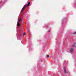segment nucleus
<instances>
[{
	"label": "nucleus",
	"mask_w": 76,
	"mask_h": 76,
	"mask_svg": "<svg viewBox=\"0 0 76 76\" xmlns=\"http://www.w3.org/2000/svg\"><path fill=\"white\" fill-rule=\"evenodd\" d=\"M25 35V32H24V33L23 34V37H24V35Z\"/></svg>",
	"instance_id": "423d86ee"
},
{
	"label": "nucleus",
	"mask_w": 76,
	"mask_h": 76,
	"mask_svg": "<svg viewBox=\"0 0 76 76\" xmlns=\"http://www.w3.org/2000/svg\"><path fill=\"white\" fill-rule=\"evenodd\" d=\"M18 20L19 21H21V19H18Z\"/></svg>",
	"instance_id": "1a4fd4ad"
},
{
	"label": "nucleus",
	"mask_w": 76,
	"mask_h": 76,
	"mask_svg": "<svg viewBox=\"0 0 76 76\" xmlns=\"http://www.w3.org/2000/svg\"><path fill=\"white\" fill-rule=\"evenodd\" d=\"M50 57V56L49 55H47V58H48V57Z\"/></svg>",
	"instance_id": "6e6552de"
},
{
	"label": "nucleus",
	"mask_w": 76,
	"mask_h": 76,
	"mask_svg": "<svg viewBox=\"0 0 76 76\" xmlns=\"http://www.w3.org/2000/svg\"><path fill=\"white\" fill-rule=\"evenodd\" d=\"M26 5H25L24 7H23V8L22 9V10L21 11V12H22V11H23V10H24V9H25V7H26Z\"/></svg>",
	"instance_id": "f03ea898"
},
{
	"label": "nucleus",
	"mask_w": 76,
	"mask_h": 76,
	"mask_svg": "<svg viewBox=\"0 0 76 76\" xmlns=\"http://www.w3.org/2000/svg\"><path fill=\"white\" fill-rule=\"evenodd\" d=\"M64 73H65L66 74V69H65V68H64Z\"/></svg>",
	"instance_id": "20e7f679"
},
{
	"label": "nucleus",
	"mask_w": 76,
	"mask_h": 76,
	"mask_svg": "<svg viewBox=\"0 0 76 76\" xmlns=\"http://www.w3.org/2000/svg\"><path fill=\"white\" fill-rule=\"evenodd\" d=\"M49 32H50V31H49Z\"/></svg>",
	"instance_id": "9b49d317"
},
{
	"label": "nucleus",
	"mask_w": 76,
	"mask_h": 76,
	"mask_svg": "<svg viewBox=\"0 0 76 76\" xmlns=\"http://www.w3.org/2000/svg\"><path fill=\"white\" fill-rule=\"evenodd\" d=\"M74 34H76V32H74Z\"/></svg>",
	"instance_id": "9d476101"
},
{
	"label": "nucleus",
	"mask_w": 76,
	"mask_h": 76,
	"mask_svg": "<svg viewBox=\"0 0 76 76\" xmlns=\"http://www.w3.org/2000/svg\"><path fill=\"white\" fill-rule=\"evenodd\" d=\"M17 26H19V22H17Z\"/></svg>",
	"instance_id": "0eeeda50"
},
{
	"label": "nucleus",
	"mask_w": 76,
	"mask_h": 76,
	"mask_svg": "<svg viewBox=\"0 0 76 76\" xmlns=\"http://www.w3.org/2000/svg\"><path fill=\"white\" fill-rule=\"evenodd\" d=\"M69 51H70V53H73V48H71L69 49Z\"/></svg>",
	"instance_id": "f257e3e1"
},
{
	"label": "nucleus",
	"mask_w": 76,
	"mask_h": 76,
	"mask_svg": "<svg viewBox=\"0 0 76 76\" xmlns=\"http://www.w3.org/2000/svg\"><path fill=\"white\" fill-rule=\"evenodd\" d=\"M30 4V2H29L28 3V4L27 5V6H29V5Z\"/></svg>",
	"instance_id": "39448f33"
},
{
	"label": "nucleus",
	"mask_w": 76,
	"mask_h": 76,
	"mask_svg": "<svg viewBox=\"0 0 76 76\" xmlns=\"http://www.w3.org/2000/svg\"><path fill=\"white\" fill-rule=\"evenodd\" d=\"M76 45V43H74L72 45V47H75V45Z\"/></svg>",
	"instance_id": "7ed1b4c3"
}]
</instances>
